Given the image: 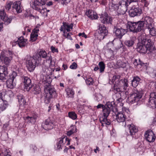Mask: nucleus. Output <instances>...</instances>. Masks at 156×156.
<instances>
[{
    "label": "nucleus",
    "instance_id": "1",
    "mask_svg": "<svg viewBox=\"0 0 156 156\" xmlns=\"http://www.w3.org/2000/svg\"><path fill=\"white\" fill-rule=\"evenodd\" d=\"M48 59L44 61L42 67L45 66L47 68L45 70L43 68L44 74H42L41 76V81L44 84V89L45 92L44 102L46 104H48L50 101V99L51 98H54L56 97V93L54 89L51 88L50 86V77L47 75L46 74L48 71L47 68L48 67H50L52 65V57L51 56H48Z\"/></svg>",
    "mask_w": 156,
    "mask_h": 156
},
{
    "label": "nucleus",
    "instance_id": "2",
    "mask_svg": "<svg viewBox=\"0 0 156 156\" xmlns=\"http://www.w3.org/2000/svg\"><path fill=\"white\" fill-rule=\"evenodd\" d=\"M153 43L148 38H143L137 44V51L140 53H145L147 52L148 53L155 52L154 50Z\"/></svg>",
    "mask_w": 156,
    "mask_h": 156
},
{
    "label": "nucleus",
    "instance_id": "3",
    "mask_svg": "<svg viewBox=\"0 0 156 156\" xmlns=\"http://www.w3.org/2000/svg\"><path fill=\"white\" fill-rule=\"evenodd\" d=\"M143 94V91L142 89H137L129 97V103L131 104L136 103V105H138L140 104L141 103V100Z\"/></svg>",
    "mask_w": 156,
    "mask_h": 156
},
{
    "label": "nucleus",
    "instance_id": "4",
    "mask_svg": "<svg viewBox=\"0 0 156 156\" xmlns=\"http://www.w3.org/2000/svg\"><path fill=\"white\" fill-rule=\"evenodd\" d=\"M13 58V53L9 50H3L0 54V60L5 65H10Z\"/></svg>",
    "mask_w": 156,
    "mask_h": 156
},
{
    "label": "nucleus",
    "instance_id": "5",
    "mask_svg": "<svg viewBox=\"0 0 156 156\" xmlns=\"http://www.w3.org/2000/svg\"><path fill=\"white\" fill-rule=\"evenodd\" d=\"M36 58L34 55L33 57L27 55L24 59L26 62L27 66L30 71H33L36 67V65L40 63Z\"/></svg>",
    "mask_w": 156,
    "mask_h": 156
},
{
    "label": "nucleus",
    "instance_id": "6",
    "mask_svg": "<svg viewBox=\"0 0 156 156\" xmlns=\"http://www.w3.org/2000/svg\"><path fill=\"white\" fill-rule=\"evenodd\" d=\"M17 76V73L15 71H13L9 75V78L6 81L7 87L9 88H13L16 85L15 78Z\"/></svg>",
    "mask_w": 156,
    "mask_h": 156
},
{
    "label": "nucleus",
    "instance_id": "7",
    "mask_svg": "<svg viewBox=\"0 0 156 156\" xmlns=\"http://www.w3.org/2000/svg\"><path fill=\"white\" fill-rule=\"evenodd\" d=\"M122 112H118L116 115V119L119 122H124L126 119V114H128L129 111L125 107L122 108Z\"/></svg>",
    "mask_w": 156,
    "mask_h": 156
},
{
    "label": "nucleus",
    "instance_id": "8",
    "mask_svg": "<svg viewBox=\"0 0 156 156\" xmlns=\"http://www.w3.org/2000/svg\"><path fill=\"white\" fill-rule=\"evenodd\" d=\"M147 104L148 106L151 108H156V93L155 92H153L151 93Z\"/></svg>",
    "mask_w": 156,
    "mask_h": 156
},
{
    "label": "nucleus",
    "instance_id": "9",
    "mask_svg": "<svg viewBox=\"0 0 156 156\" xmlns=\"http://www.w3.org/2000/svg\"><path fill=\"white\" fill-rule=\"evenodd\" d=\"M100 20L103 23L111 24L112 20L111 17L108 16L106 12L102 13L100 15Z\"/></svg>",
    "mask_w": 156,
    "mask_h": 156
},
{
    "label": "nucleus",
    "instance_id": "10",
    "mask_svg": "<svg viewBox=\"0 0 156 156\" xmlns=\"http://www.w3.org/2000/svg\"><path fill=\"white\" fill-rule=\"evenodd\" d=\"M122 0L119 2V8L121 9H127V7L131 2H136L137 0Z\"/></svg>",
    "mask_w": 156,
    "mask_h": 156
},
{
    "label": "nucleus",
    "instance_id": "11",
    "mask_svg": "<svg viewBox=\"0 0 156 156\" xmlns=\"http://www.w3.org/2000/svg\"><path fill=\"white\" fill-rule=\"evenodd\" d=\"M115 86H117L118 87H123V89L125 90L128 85L127 80L125 79L120 80H118L115 81Z\"/></svg>",
    "mask_w": 156,
    "mask_h": 156
},
{
    "label": "nucleus",
    "instance_id": "12",
    "mask_svg": "<svg viewBox=\"0 0 156 156\" xmlns=\"http://www.w3.org/2000/svg\"><path fill=\"white\" fill-rule=\"evenodd\" d=\"M98 32L100 36H102V38L103 39L104 37L107 35L108 32L106 27L103 24H99L98 26Z\"/></svg>",
    "mask_w": 156,
    "mask_h": 156
},
{
    "label": "nucleus",
    "instance_id": "13",
    "mask_svg": "<svg viewBox=\"0 0 156 156\" xmlns=\"http://www.w3.org/2000/svg\"><path fill=\"white\" fill-rule=\"evenodd\" d=\"M23 78L24 90L28 91H29L32 87L31 80L27 76H24Z\"/></svg>",
    "mask_w": 156,
    "mask_h": 156
},
{
    "label": "nucleus",
    "instance_id": "14",
    "mask_svg": "<svg viewBox=\"0 0 156 156\" xmlns=\"http://www.w3.org/2000/svg\"><path fill=\"white\" fill-rule=\"evenodd\" d=\"M8 73L6 67L5 66H0V80L6 79Z\"/></svg>",
    "mask_w": 156,
    "mask_h": 156
},
{
    "label": "nucleus",
    "instance_id": "15",
    "mask_svg": "<svg viewBox=\"0 0 156 156\" xmlns=\"http://www.w3.org/2000/svg\"><path fill=\"white\" fill-rule=\"evenodd\" d=\"M145 137L147 140L150 142L154 141L155 139L154 134L151 130L147 131L145 135Z\"/></svg>",
    "mask_w": 156,
    "mask_h": 156
},
{
    "label": "nucleus",
    "instance_id": "16",
    "mask_svg": "<svg viewBox=\"0 0 156 156\" xmlns=\"http://www.w3.org/2000/svg\"><path fill=\"white\" fill-rule=\"evenodd\" d=\"M145 24L147 28H151L154 25L153 19L149 16H146L143 18L142 20Z\"/></svg>",
    "mask_w": 156,
    "mask_h": 156
},
{
    "label": "nucleus",
    "instance_id": "17",
    "mask_svg": "<svg viewBox=\"0 0 156 156\" xmlns=\"http://www.w3.org/2000/svg\"><path fill=\"white\" fill-rule=\"evenodd\" d=\"M53 126V124L49 119H47L42 124L43 128L46 130L52 129Z\"/></svg>",
    "mask_w": 156,
    "mask_h": 156
},
{
    "label": "nucleus",
    "instance_id": "18",
    "mask_svg": "<svg viewBox=\"0 0 156 156\" xmlns=\"http://www.w3.org/2000/svg\"><path fill=\"white\" fill-rule=\"evenodd\" d=\"M38 62L40 63L41 60V58H46L47 57V54L46 52L44 50H41L38 52V54H36L34 55Z\"/></svg>",
    "mask_w": 156,
    "mask_h": 156
},
{
    "label": "nucleus",
    "instance_id": "19",
    "mask_svg": "<svg viewBox=\"0 0 156 156\" xmlns=\"http://www.w3.org/2000/svg\"><path fill=\"white\" fill-rule=\"evenodd\" d=\"M114 31L115 35L119 38H121L127 32L126 30L122 28H115L114 29Z\"/></svg>",
    "mask_w": 156,
    "mask_h": 156
},
{
    "label": "nucleus",
    "instance_id": "20",
    "mask_svg": "<svg viewBox=\"0 0 156 156\" xmlns=\"http://www.w3.org/2000/svg\"><path fill=\"white\" fill-rule=\"evenodd\" d=\"M63 25L61 27L60 30L61 31H63V33L66 32V30L67 32H69L70 31V29H73V25H69L66 23H63Z\"/></svg>",
    "mask_w": 156,
    "mask_h": 156
},
{
    "label": "nucleus",
    "instance_id": "21",
    "mask_svg": "<svg viewBox=\"0 0 156 156\" xmlns=\"http://www.w3.org/2000/svg\"><path fill=\"white\" fill-rule=\"evenodd\" d=\"M86 14L91 19H96L98 18L97 14L94 10H87L86 12Z\"/></svg>",
    "mask_w": 156,
    "mask_h": 156
},
{
    "label": "nucleus",
    "instance_id": "22",
    "mask_svg": "<svg viewBox=\"0 0 156 156\" xmlns=\"http://www.w3.org/2000/svg\"><path fill=\"white\" fill-rule=\"evenodd\" d=\"M144 25L143 21H140L137 22L134 32H138L140 31L143 29Z\"/></svg>",
    "mask_w": 156,
    "mask_h": 156
},
{
    "label": "nucleus",
    "instance_id": "23",
    "mask_svg": "<svg viewBox=\"0 0 156 156\" xmlns=\"http://www.w3.org/2000/svg\"><path fill=\"white\" fill-rule=\"evenodd\" d=\"M104 48L105 50L111 54V55L113 54V51L112 49L113 48V44L112 42L108 43Z\"/></svg>",
    "mask_w": 156,
    "mask_h": 156
},
{
    "label": "nucleus",
    "instance_id": "24",
    "mask_svg": "<svg viewBox=\"0 0 156 156\" xmlns=\"http://www.w3.org/2000/svg\"><path fill=\"white\" fill-rule=\"evenodd\" d=\"M128 127L129 130L130 135L133 136L135 134V133L137 132V129L133 124L128 125Z\"/></svg>",
    "mask_w": 156,
    "mask_h": 156
},
{
    "label": "nucleus",
    "instance_id": "25",
    "mask_svg": "<svg viewBox=\"0 0 156 156\" xmlns=\"http://www.w3.org/2000/svg\"><path fill=\"white\" fill-rule=\"evenodd\" d=\"M136 39L135 37H132L125 41V44L127 47H132L135 43Z\"/></svg>",
    "mask_w": 156,
    "mask_h": 156
},
{
    "label": "nucleus",
    "instance_id": "26",
    "mask_svg": "<svg viewBox=\"0 0 156 156\" xmlns=\"http://www.w3.org/2000/svg\"><path fill=\"white\" fill-rule=\"evenodd\" d=\"M27 41V40L24 39L23 37H20L18 39L17 44L20 47H23L26 45Z\"/></svg>",
    "mask_w": 156,
    "mask_h": 156
},
{
    "label": "nucleus",
    "instance_id": "27",
    "mask_svg": "<svg viewBox=\"0 0 156 156\" xmlns=\"http://www.w3.org/2000/svg\"><path fill=\"white\" fill-rule=\"evenodd\" d=\"M106 105L108 108H107L110 110H112L113 112L116 111V109L115 107V104L114 101L108 102L106 103Z\"/></svg>",
    "mask_w": 156,
    "mask_h": 156
},
{
    "label": "nucleus",
    "instance_id": "28",
    "mask_svg": "<svg viewBox=\"0 0 156 156\" xmlns=\"http://www.w3.org/2000/svg\"><path fill=\"white\" fill-rule=\"evenodd\" d=\"M137 23L129 21L128 22L126 26L127 28L130 31L134 32L135 27H136Z\"/></svg>",
    "mask_w": 156,
    "mask_h": 156
},
{
    "label": "nucleus",
    "instance_id": "29",
    "mask_svg": "<svg viewBox=\"0 0 156 156\" xmlns=\"http://www.w3.org/2000/svg\"><path fill=\"white\" fill-rule=\"evenodd\" d=\"M107 117H102L100 119V121L101 124V126H104L105 125H109L110 124V121L108 119Z\"/></svg>",
    "mask_w": 156,
    "mask_h": 156
},
{
    "label": "nucleus",
    "instance_id": "30",
    "mask_svg": "<svg viewBox=\"0 0 156 156\" xmlns=\"http://www.w3.org/2000/svg\"><path fill=\"white\" fill-rule=\"evenodd\" d=\"M0 100L2 101H7V97L6 95V90H2L0 92Z\"/></svg>",
    "mask_w": 156,
    "mask_h": 156
},
{
    "label": "nucleus",
    "instance_id": "31",
    "mask_svg": "<svg viewBox=\"0 0 156 156\" xmlns=\"http://www.w3.org/2000/svg\"><path fill=\"white\" fill-rule=\"evenodd\" d=\"M37 116L36 115H34L33 116L30 117L28 116L25 118V120L27 121L28 122L32 123H34L36 119L37 118Z\"/></svg>",
    "mask_w": 156,
    "mask_h": 156
},
{
    "label": "nucleus",
    "instance_id": "32",
    "mask_svg": "<svg viewBox=\"0 0 156 156\" xmlns=\"http://www.w3.org/2000/svg\"><path fill=\"white\" fill-rule=\"evenodd\" d=\"M142 10H129V15L132 17L140 15L142 12Z\"/></svg>",
    "mask_w": 156,
    "mask_h": 156
},
{
    "label": "nucleus",
    "instance_id": "33",
    "mask_svg": "<svg viewBox=\"0 0 156 156\" xmlns=\"http://www.w3.org/2000/svg\"><path fill=\"white\" fill-rule=\"evenodd\" d=\"M140 80V79L138 76L134 77L132 80V84L134 87H136L138 85Z\"/></svg>",
    "mask_w": 156,
    "mask_h": 156
},
{
    "label": "nucleus",
    "instance_id": "34",
    "mask_svg": "<svg viewBox=\"0 0 156 156\" xmlns=\"http://www.w3.org/2000/svg\"><path fill=\"white\" fill-rule=\"evenodd\" d=\"M67 139V137H65L62 139H60V140L59 141L57 144V148L58 149H62V147L63 145V143L64 141H66Z\"/></svg>",
    "mask_w": 156,
    "mask_h": 156
},
{
    "label": "nucleus",
    "instance_id": "35",
    "mask_svg": "<svg viewBox=\"0 0 156 156\" xmlns=\"http://www.w3.org/2000/svg\"><path fill=\"white\" fill-rule=\"evenodd\" d=\"M17 98L18 102L20 105H24L26 104V101L22 94H18L17 95Z\"/></svg>",
    "mask_w": 156,
    "mask_h": 156
},
{
    "label": "nucleus",
    "instance_id": "36",
    "mask_svg": "<svg viewBox=\"0 0 156 156\" xmlns=\"http://www.w3.org/2000/svg\"><path fill=\"white\" fill-rule=\"evenodd\" d=\"M113 98L114 100L116 101L118 103L122 102L123 101V99L121 98L120 94L119 92L115 93L113 95Z\"/></svg>",
    "mask_w": 156,
    "mask_h": 156
},
{
    "label": "nucleus",
    "instance_id": "37",
    "mask_svg": "<svg viewBox=\"0 0 156 156\" xmlns=\"http://www.w3.org/2000/svg\"><path fill=\"white\" fill-rule=\"evenodd\" d=\"M135 149L136 151L139 152L140 154H142L144 151L143 145L140 144H138L136 145V146Z\"/></svg>",
    "mask_w": 156,
    "mask_h": 156
},
{
    "label": "nucleus",
    "instance_id": "38",
    "mask_svg": "<svg viewBox=\"0 0 156 156\" xmlns=\"http://www.w3.org/2000/svg\"><path fill=\"white\" fill-rule=\"evenodd\" d=\"M21 2L20 1L14 2L12 5V8L16 10H21L22 8L20 7Z\"/></svg>",
    "mask_w": 156,
    "mask_h": 156
},
{
    "label": "nucleus",
    "instance_id": "39",
    "mask_svg": "<svg viewBox=\"0 0 156 156\" xmlns=\"http://www.w3.org/2000/svg\"><path fill=\"white\" fill-rule=\"evenodd\" d=\"M39 4V3H38L35 0L32 3H30V6L31 8L34 10H40V9L38 8Z\"/></svg>",
    "mask_w": 156,
    "mask_h": 156
},
{
    "label": "nucleus",
    "instance_id": "40",
    "mask_svg": "<svg viewBox=\"0 0 156 156\" xmlns=\"http://www.w3.org/2000/svg\"><path fill=\"white\" fill-rule=\"evenodd\" d=\"M137 61V60L136 59H135L133 63L135 66L136 67L139 66V67L142 66L143 68L144 67V66H146V65L144 63H143L141 61H140V59H139L138 62Z\"/></svg>",
    "mask_w": 156,
    "mask_h": 156
},
{
    "label": "nucleus",
    "instance_id": "41",
    "mask_svg": "<svg viewBox=\"0 0 156 156\" xmlns=\"http://www.w3.org/2000/svg\"><path fill=\"white\" fill-rule=\"evenodd\" d=\"M12 20V18L11 16L8 17L7 15L2 20L4 23L6 25H8L10 23Z\"/></svg>",
    "mask_w": 156,
    "mask_h": 156
},
{
    "label": "nucleus",
    "instance_id": "42",
    "mask_svg": "<svg viewBox=\"0 0 156 156\" xmlns=\"http://www.w3.org/2000/svg\"><path fill=\"white\" fill-rule=\"evenodd\" d=\"M2 101L3 102L0 105V109L2 112L5 110L8 105L7 101Z\"/></svg>",
    "mask_w": 156,
    "mask_h": 156
},
{
    "label": "nucleus",
    "instance_id": "43",
    "mask_svg": "<svg viewBox=\"0 0 156 156\" xmlns=\"http://www.w3.org/2000/svg\"><path fill=\"white\" fill-rule=\"evenodd\" d=\"M66 94L68 97H73L74 94V91L70 88H67L66 89Z\"/></svg>",
    "mask_w": 156,
    "mask_h": 156
},
{
    "label": "nucleus",
    "instance_id": "44",
    "mask_svg": "<svg viewBox=\"0 0 156 156\" xmlns=\"http://www.w3.org/2000/svg\"><path fill=\"white\" fill-rule=\"evenodd\" d=\"M73 9L74 10H82L85 9V8H84L83 5L82 6L79 4L77 3L74 5L73 7Z\"/></svg>",
    "mask_w": 156,
    "mask_h": 156
},
{
    "label": "nucleus",
    "instance_id": "45",
    "mask_svg": "<svg viewBox=\"0 0 156 156\" xmlns=\"http://www.w3.org/2000/svg\"><path fill=\"white\" fill-rule=\"evenodd\" d=\"M69 117L73 120L76 119L77 117L76 114L74 112H70L68 113Z\"/></svg>",
    "mask_w": 156,
    "mask_h": 156
},
{
    "label": "nucleus",
    "instance_id": "46",
    "mask_svg": "<svg viewBox=\"0 0 156 156\" xmlns=\"http://www.w3.org/2000/svg\"><path fill=\"white\" fill-rule=\"evenodd\" d=\"M76 126H73L71 127V129L69 131H68L67 133V135L68 136H70L74 133L76 132Z\"/></svg>",
    "mask_w": 156,
    "mask_h": 156
},
{
    "label": "nucleus",
    "instance_id": "47",
    "mask_svg": "<svg viewBox=\"0 0 156 156\" xmlns=\"http://www.w3.org/2000/svg\"><path fill=\"white\" fill-rule=\"evenodd\" d=\"M149 30L150 34L153 36H156V29L153 27V26L151 28H147Z\"/></svg>",
    "mask_w": 156,
    "mask_h": 156
},
{
    "label": "nucleus",
    "instance_id": "48",
    "mask_svg": "<svg viewBox=\"0 0 156 156\" xmlns=\"http://www.w3.org/2000/svg\"><path fill=\"white\" fill-rule=\"evenodd\" d=\"M33 90V93L35 94H38L41 92V89L38 86H34Z\"/></svg>",
    "mask_w": 156,
    "mask_h": 156
},
{
    "label": "nucleus",
    "instance_id": "49",
    "mask_svg": "<svg viewBox=\"0 0 156 156\" xmlns=\"http://www.w3.org/2000/svg\"><path fill=\"white\" fill-rule=\"evenodd\" d=\"M100 68V73H102L104 71L105 66V64L103 62H100L98 64Z\"/></svg>",
    "mask_w": 156,
    "mask_h": 156
},
{
    "label": "nucleus",
    "instance_id": "50",
    "mask_svg": "<svg viewBox=\"0 0 156 156\" xmlns=\"http://www.w3.org/2000/svg\"><path fill=\"white\" fill-rule=\"evenodd\" d=\"M119 4H111L110 5L109 9V10H118L120 9L119 8Z\"/></svg>",
    "mask_w": 156,
    "mask_h": 156
},
{
    "label": "nucleus",
    "instance_id": "51",
    "mask_svg": "<svg viewBox=\"0 0 156 156\" xmlns=\"http://www.w3.org/2000/svg\"><path fill=\"white\" fill-rule=\"evenodd\" d=\"M37 34H34V32H32L30 35V41L32 42L35 41L37 39Z\"/></svg>",
    "mask_w": 156,
    "mask_h": 156
},
{
    "label": "nucleus",
    "instance_id": "52",
    "mask_svg": "<svg viewBox=\"0 0 156 156\" xmlns=\"http://www.w3.org/2000/svg\"><path fill=\"white\" fill-rule=\"evenodd\" d=\"M86 83L88 85H92L94 83V80L91 77H89L85 80Z\"/></svg>",
    "mask_w": 156,
    "mask_h": 156
},
{
    "label": "nucleus",
    "instance_id": "53",
    "mask_svg": "<svg viewBox=\"0 0 156 156\" xmlns=\"http://www.w3.org/2000/svg\"><path fill=\"white\" fill-rule=\"evenodd\" d=\"M111 111L110 110L107 108H104L103 109V117H107Z\"/></svg>",
    "mask_w": 156,
    "mask_h": 156
},
{
    "label": "nucleus",
    "instance_id": "54",
    "mask_svg": "<svg viewBox=\"0 0 156 156\" xmlns=\"http://www.w3.org/2000/svg\"><path fill=\"white\" fill-rule=\"evenodd\" d=\"M141 2L144 5V9H148L147 6L149 3L147 0H141Z\"/></svg>",
    "mask_w": 156,
    "mask_h": 156
},
{
    "label": "nucleus",
    "instance_id": "55",
    "mask_svg": "<svg viewBox=\"0 0 156 156\" xmlns=\"http://www.w3.org/2000/svg\"><path fill=\"white\" fill-rule=\"evenodd\" d=\"M95 97V100L98 101H101L103 98L102 95L100 94H96Z\"/></svg>",
    "mask_w": 156,
    "mask_h": 156
},
{
    "label": "nucleus",
    "instance_id": "56",
    "mask_svg": "<svg viewBox=\"0 0 156 156\" xmlns=\"http://www.w3.org/2000/svg\"><path fill=\"white\" fill-rule=\"evenodd\" d=\"M12 4V2L8 1L7 2L5 6V9L6 10H9L11 7V5Z\"/></svg>",
    "mask_w": 156,
    "mask_h": 156
},
{
    "label": "nucleus",
    "instance_id": "57",
    "mask_svg": "<svg viewBox=\"0 0 156 156\" xmlns=\"http://www.w3.org/2000/svg\"><path fill=\"white\" fill-rule=\"evenodd\" d=\"M7 15L4 10H0V19L2 20Z\"/></svg>",
    "mask_w": 156,
    "mask_h": 156
},
{
    "label": "nucleus",
    "instance_id": "58",
    "mask_svg": "<svg viewBox=\"0 0 156 156\" xmlns=\"http://www.w3.org/2000/svg\"><path fill=\"white\" fill-rule=\"evenodd\" d=\"M6 95L7 97V99H8V96L9 97H12L13 96V94L12 91L10 90H6Z\"/></svg>",
    "mask_w": 156,
    "mask_h": 156
},
{
    "label": "nucleus",
    "instance_id": "59",
    "mask_svg": "<svg viewBox=\"0 0 156 156\" xmlns=\"http://www.w3.org/2000/svg\"><path fill=\"white\" fill-rule=\"evenodd\" d=\"M72 34L71 33H67V32L63 33V35L67 39L70 40H72V38L71 37V35Z\"/></svg>",
    "mask_w": 156,
    "mask_h": 156
},
{
    "label": "nucleus",
    "instance_id": "60",
    "mask_svg": "<svg viewBox=\"0 0 156 156\" xmlns=\"http://www.w3.org/2000/svg\"><path fill=\"white\" fill-rule=\"evenodd\" d=\"M9 153V151L8 150L6 149H4L2 151L1 156L8 155Z\"/></svg>",
    "mask_w": 156,
    "mask_h": 156
},
{
    "label": "nucleus",
    "instance_id": "61",
    "mask_svg": "<svg viewBox=\"0 0 156 156\" xmlns=\"http://www.w3.org/2000/svg\"><path fill=\"white\" fill-rule=\"evenodd\" d=\"M77 110L78 112L80 114H83L84 112V111L83 106L78 107L77 108Z\"/></svg>",
    "mask_w": 156,
    "mask_h": 156
},
{
    "label": "nucleus",
    "instance_id": "62",
    "mask_svg": "<svg viewBox=\"0 0 156 156\" xmlns=\"http://www.w3.org/2000/svg\"><path fill=\"white\" fill-rule=\"evenodd\" d=\"M39 12L44 16H47V12L50 10H38Z\"/></svg>",
    "mask_w": 156,
    "mask_h": 156
},
{
    "label": "nucleus",
    "instance_id": "63",
    "mask_svg": "<svg viewBox=\"0 0 156 156\" xmlns=\"http://www.w3.org/2000/svg\"><path fill=\"white\" fill-rule=\"evenodd\" d=\"M77 68V65L75 62H73L70 66V68L72 69H76Z\"/></svg>",
    "mask_w": 156,
    "mask_h": 156
},
{
    "label": "nucleus",
    "instance_id": "64",
    "mask_svg": "<svg viewBox=\"0 0 156 156\" xmlns=\"http://www.w3.org/2000/svg\"><path fill=\"white\" fill-rule=\"evenodd\" d=\"M30 149L31 151L33 152H34L35 150H36L37 148L35 145H31L30 146Z\"/></svg>",
    "mask_w": 156,
    "mask_h": 156
}]
</instances>
